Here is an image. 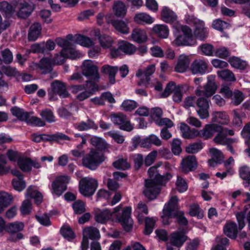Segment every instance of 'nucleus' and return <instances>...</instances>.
I'll list each match as a JSON object with an SVG mask.
<instances>
[{"mask_svg":"<svg viewBox=\"0 0 250 250\" xmlns=\"http://www.w3.org/2000/svg\"><path fill=\"white\" fill-rule=\"evenodd\" d=\"M159 172V170H158L156 167H152L148 170L150 178H152L154 176V179L145 181L146 189L144 191V193L150 200L156 198L161 190L160 186L167 182L171 177V175L169 173L161 175Z\"/></svg>","mask_w":250,"mask_h":250,"instance_id":"f257e3e1","label":"nucleus"},{"mask_svg":"<svg viewBox=\"0 0 250 250\" xmlns=\"http://www.w3.org/2000/svg\"><path fill=\"white\" fill-rule=\"evenodd\" d=\"M104 160L103 153L92 149L82 159V164L84 167L92 170H95Z\"/></svg>","mask_w":250,"mask_h":250,"instance_id":"f03ea898","label":"nucleus"},{"mask_svg":"<svg viewBox=\"0 0 250 250\" xmlns=\"http://www.w3.org/2000/svg\"><path fill=\"white\" fill-rule=\"evenodd\" d=\"M98 186L97 181L91 178H82L79 182V190L83 196L89 197L92 195Z\"/></svg>","mask_w":250,"mask_h":250,"instance_id":"7ed1b4c3","label":"nucleus"},{"mask_svg":"<svg viewBox=\"0 0 250 250\" xmlns=\"http://www.w3.org/2000/svg\"><path fill=\"white\" fill-rule=\"evenodd\" d=\"M183 34L178 36L173 43L176 46H190L196 43L190 28L186 26L183 29Z\"/></svg>","mask_w":250,"mask_h":250,"instance_id":"20e7f679","label":"nucleus"},{"mask_svg":"<svg viewBox=\"0 0 250 250\" xmlns=\"http://www.w3.org/2000/svg\"><path fill=\"white\" fill-rule=\"evenodd\" d=\"M110 118L114 124L118 125L119 128L121 130L131 131L133 128V126L127 119L126 116L122 113L112 114L110 115Z\"/></svg>","mask_w":250,"mask_h":250,"instance_id":"39448f33","label":"nucleus"},{"mask_svg":"<svg viewBox=\"0 0 250 250\" xmlns=\"http://www.w3.org/2000/svg\"><path fill=\"white\" fill-rule=\"evenodd\" d=\"M155 67L153 64L148 65L145 70H139L136 73V76L140 77L138 82V85L147 87L150 84V76L155 72Z\"/></svg>","mask_w":250,"mask_h":250,"instance_id":"423d86ee","label":"nucleus"},{"mask_svg":"<svg viewBox=\"0 0 250 250\" xmlns=\"http://www.w3.org/2000/svg\"><path fill=\"white\" fill-rule=\"evenodd\" d=\"M113 15L109 13L105 15V19L107 24H111L114 28L123 34H127L129 32V28L125 21L119 20H113Z\"/></svg>","mask_w":250,"mask_h":250,"instance_id":"0eeeda50","label":"nucleus"},{"mask_svg":"<svg viewBox=\"0 0 250 250\" xmlns=\"http://www.w3.org/2000/svg\"><path fill=\"white\" fill-rule=\"evenodd\" d=\"M82 73L86 77H90L94 80L100 78L98 67L90 60L84 61L82 67Z\"/></svg>","mask_w":250,"mask_h":250,"instance_id":"6e6552de","label":"nucleus"},{"mask_svg":"<svg viewBox=\"0 0 250 250\" xmlns=\"http://www.w3.org/2000/svg\"><path fill=\"white\" fill-rule=\"evenodd\" d=\"M14 5V11H17L18 17L21 19L28 17L33 10L32 6L24 1L16 2Z\"/></svg>","mask_w":250,"mask_h":250,"instance_id":"1a4fd4ad","label":"nucleus"},{"mask_svg":"<svg viewBox=\"0 0 250 250\" xmlns=\"http://www.w3.org/2000/svg\"><path fill=\"white\" fill-rule=\"evenodd\" d=\"M204 90L197 89L195 92L198 96H205L208 98L212 96L216 92L217 86L214 80L208 78L207 83L203 86Z\"/></svg>","mask_w":250,"mask_h":250,"instance_id":"9d476101","label":"nucleus"},{"mask_svg":"<svg viewBox=\"0 0 250 250\" xmlns=\"http://www.w3.org/2000/svg\"><path fill=\"white\" fill-rule=\"evenodd\" d=\"M69 179L67 176H61L57 178L52 184L53 192L58 196L62 195L66 189V184L68 183Z\"/></svg>","mask_w":250,"mask_h":250,"instance_id":"9b49d317","label":"nucleus"},{"mask_svg":"<svg viewBox=\"0 0 250 250\" xmlns=\"http://www.w3.org/2000/svg\"><path fill=\"white\" fill-rule=\"evenodd\" d=\"M198 107L197 112L201 119H206L209 117V101L207 97H200L196 100Z\"/></svg>","mask_w":250,"mask_h":250,"instance_id":"f8f14e48","label":"nucleus"},{"mask_svg":"<svg viewBox=\"0 0 250 250\" xmlns=\"http://www.w3.org/2000/svg\"><path fill=\"white\" fill-rule=\"evenodd\" d=\"M131 208L129 207L125 208L120 216L118 217V220L120 222L124 229L127 231L130 230L132 228V220L130 218Z\"/></svg>","mask_w":250,"mask_h":250,"instance_id":"ddd939ff","label":"nucleus"},{"mask_svg":"<svg viewBox=\"0 0 250 250\" xmlns=\"http://www.w3.org/2000/svg\"><path fill=\"white\" fill-rule=\"evenodd\" d=\"M53 65L49 59L43 58L40 60L37 66L42 74H50V78H53L57 76L56 73L53 72Z\"/></svg>","mask_w":250,"mask_h":250,"instance_id":"4468645a","label":"nucleus"},{"mask_svg":"<svg viewBox=\"0 0 250 250\" xmlns=\"http://www.w3.org/2000/svg\"><path fill=\"white\" fill-rule=\"evenodd\" d=\"M193 24L195 27L194 35L200 40H205L208 35V32L205 27L204 23L203 21L194 19Z\"/></svg>","mask_w":250,"mask_h":250,"instance_id":"2eb2a0df","label":"nucleus"},{"mask_svg":"<svg viewBox=\"0 0 250 250\" xmlns=\"http://www.w3.org/2000/svg\"><path fill=\"white\" fill-rule=\"evenodd\" d=\"M197 166L196 157L193 155H189L183 159L181 162L182 171L185 173L194 170Z\"/></svg>","mask_w":250,"mask_h":250,"instance_id":"dca6fc26","label":"nucleus"},{"mask_svg":"<svg viewBox=\"0 0 250 250\" xmlns=\"http://www.w3.org/2000/svg\"><path fill=\"white\" fill-rule=\"evenodd\" d=\"M190 70L193 74L203 75L208 70V64L203 60H195L191 64Z\"/></svg>","mask_w":250,"mask_h":250,"instance_id":"f3484780","label":"nucleus"},{"mask_svg":"<svg viewBox=\"0 0 250 250\" xmlns=\"http://www.w3.org/2000/svg\"><path fill=\"white\" fill-rule=\"evenodd\" d=\"M177 200L176 196H173L171 197L169 201L168 202L167 205L165 206L163 210V215L161 216L162 219V223L164 225H168L169 222L168 219L170 218H173V203L172 202H175Z\"/></svg>","mask_w":250,"mask_h":250,"instance_id":"a211bd4d","label":"nucleus"},{"mask_svg":"<svg viewBox=\"0 0 250 250\" xmlns=\"http://www.w3.org/2000/svg\"><path fill=\"white\" fill-rule=\"evenodd\" d=\"M185 233V232L183 231L172 233L169 239L170 244L177 248L180 247L187 240L188 237Z\"/></svg>","mask_w":250,"mask_h":250,"instance_id":"6ab92c4d","label":"nucleus"},{"mask_svg":"<svg viewBox=\"0 0 250 250\" xmlns=\"http://www.w3.org/2000/svg\"><path fill=\"white\" fill-rule=\"evenodd\" d=\"M51 87L53 94H58L62 98H66L69 96L66 91L65 84L59 81H55L51 83Z\"/></svg>","mask_w":250,"mask_h":250,"instance_id":"aec40b11","label":"nucleus"},{"mask_svg":"<svg viewBox=\"0 0 250 250\" xmlns=\"http://www.w3.org/2000/svg\"><path fill=\"white\" fill-rule=\"evenodd\" d=\"M214 141L216 144L227 145L228 149L231 152H233V149L232 145L234 143L233 139L228 138L221 131L214 138Z\"/></svg>","mask_w":250,"mask_h":250,"instance_id":"412c9836","label":"nucleus"},{"mask_svg":"<svg viewBox=\"0 0 250 250\" xmlns=\"http://www.w3.org/2000/svg\"><path fill=\"white\" fill-rule=\"evenodd\" d=\"M118 70L119 68L117 66L108 64L104 65L101 68V72L108 76L109 82L112 84H114L116 82L115 75Z\"/></svg>","mask_w":250,"mask_h":250,"instance_id":"4be33fe9","label":"nucleus"},{"mask_svg":"<svg viewBox=\"0 0 250 250\" xmlns=\"http://www.w3.org/2000/svg\"><path fill=\"white\" fill-rule=\"evenodd\" d=\"M178 199L177 198L176 201L172 202L173 214L172 215L173 218H176V221L179 224L186 226L188 224V221L184 216V212L178 209Z\"/></svg>","mask_w":250,"mask_h":250,"instance_id":"5701e85b","label":"nucleus"},{"mask_svg":"<svg viewBox=\"0 0 250 250\" xmlns=\"http://www.w3.org/2000/svg\"><path fill=\"white\" fill-rule=\"evenodd\" d=\"M146 32L140 28H135L132 32L130 39L139 43H144L147 41Z\"/></svg>","mask_w":250,"mask_h":250,"instance_id":"b1692460","label":"nucleus"},{"mask_svg":"<svg viewBox=\"0 0 250 250\" xmlns=\"http://www.w3.org/2000/svg\"><path fill=\"white\" fill-rule=\"evenodd\" d=\"M152 145L156 146H160L162 145V141L157 136L151 134L142 140L141 146L144 148H147Z\"/></svg>","mask_w":250,"mask_h":250,"instance_id":"393cba45","label":"nucleus"},{"mask_svg":"<svg viewBox=\"0 0 250 250\" xmlns=\"http://www.w3.org/2000/svg\"><path fill=\"white\" fill-rule=\"evenodd\" d=\"M113 10L116 17L123 18L126 15L127 7L123 2L118 0L114 2Z\"/></svg>","mask_w":250,"mask_h":250,"instance_id":"a878e982","label":"nucleus"},{"mask_svg":"<svg viewBox=\"0 0 250 250\" xmlns=\"http://www.w3.org/2000/svg\"><path fill=\"white\" fill-rule=\"evenodd\" d=\"M212 118L211 121L212 122H216L221 125H228L229 122V116L225 112L216 111L212 113Z\"/></svg>","mask_w":250,"mask_h":250,"instance_id":"bb28decb","label":"nucleus"},{"mask_svg":"<svg viewBox=\"0 0 250 250\" xmlns=\"http://www.w3.org/2000/svg\"><path fill=\"white\" fill-rule=\"evenodd\" d=\"M42 26L40 23L36 22L33 23L30 27L28 32V40L34 42L40 36L42 31Z\"/></svg>","mask_w":250,"mask_h":250,"instance_id":"cd10ccee","label":"nucleus"},{"mask_svg":"<svg viewBox=\"0 0 250 250\" xmlns=\"http://www.w3.org/2000/svg\"><path fill=\"white\" fill-rule=\"evenodd\" d=\"M180 130L182 136L186 139H192L197 136L198 131L195 129H190L189 127L185 123H181Z\"/></svg>","mask_w":250,"mask_h":250,"instance_id":"c85d7f7f","label":"nucleus"},{"mask_svg":"<svg viewBox=\"0 0 250 250\" xmlns=\"http://www.w3.org/2000/svg\"><path fill=\"white\" fill-rule=\"evenodd\" d=\"M189 64V60L187 56L181 55L178 61L175 70L178 72H184L188 68Z\"/></svg>","mask_w":250,"mask_h":250,"instance_id":"c756f323","label":"nucleus"},{"mask_svg":"<svg viewBox=\"0 0 250 250\" xmlns=\"http://www.w3.org/2000/svg\"><path fill=\"white\" fill-rule=\"evenodd\" d=\"M41 136L42 141H56L59 142L61 140H71L70 138L68 136L62 133H58L52 135L43 134H41Z\"/></svg>","mask_w":250,"mask_h":250,"instance_id":"7c9ffc66","label":"nucleus"},{"mask_svg":"<svg viewBox=\"0 0 250 250\" xmlns=\"http://www.w3.org/2000/svg\"><path fill=\"white\" fill-rule=\"evenodd\" d=\"M83 235L92 240H97L100 238L99 230L93 227L85 228L83 230Z\"/></svg>","mask_w":250,"mask_h":250,"instance_id":"2f4dec72","label":"nucleus"},{"mask_svg":"<svg viewBox=\"0 0 250 250\" xmlns=\"http://www.w3.org/2000/svg\"><path fill=\"white\" fill-rule=\"evenodd\" d=\"M163 20L167 22H172L176 20L177 16L175 13L167 7H164L161 12Z\"/></svg>","mask_w":250,"mask_h":250,"instance_id":"473e14b6","label":"nucleus"},{"mask_svg":"<svg viewBox=\"0 0 250 250\" xmlns=\"http://www.w3.org/2000/svg\"><path fill=\"white\" fill-rule=\"evenodd\" d=\"M26 196L33 198L35 203L39 205L42 202V194L34 189L32 186H30L27 189Z\"/></svg>","mask_w":250,"mask_h":250,"instance_id":"72a5a7b5","label":"nucleus"},{"mask_svg":"<svg viewBox=\"0 0 250 250\" xmlns=\"http://www.w3.org/2000/svg\"><path fill=\"white\" fill-rule=\"evenodd\" d=\"M12 200V196L8 193L0 192V213L11 204Z\"/></svg>","mask_w":250,"mask_h":250,"instance_id":"f704fd0d","label":"nucleus"},{"mask_svg":"<svg viewBox=\"0 0 250 250\" xmlns=\"http://www.w3.org/2000/svg\"><path fill=\"white\" fill-rule=\"evenodd\" d=\"M119 49L125 53L129 55L134 53L136 50V47L133 44L124 41L119 43Z\"/></svg>","mask_w":250,"mask_h":250,"instance_id":"c9c22d12","label":"nucleus"},{"mask_svg":"<svg viewBox=\"0 0 250 250\" xmlns=\"http://www.w3.org/2000/svg\"><path fill=\"white\" fill-rule=\"evenodd\" d=\"M112 216L111 212L108 209H106L96 213L95 218L97 222L104 223L110 219Z\"/></svg>","mask_w":250,"mask_h":250,"instance_id":"e433bc0d","label":"nucleus"},{"mask_svg":"<svg viewBox=\"0 0 250 250\" xmlns=\"http://www.w3.org/2000/svg\"><path fill=\"white\" fill-rule=\"evenodd\" d=\"M153 30L161 38L165 39L168 37L169 31L167 27L165 25H156L153 27Z\"/></svg>","mask_w":250,"mask_h":250,"instance_id":"4c0bfd02","label":"nucleus"},{"mask_svg":"<svg viewBox=\"0 0 250 250\" xmlns=\"http://www.w3.org/2000/svg\"><path fill=\"white\" fill-rule=\"evenodd\" d=\"M11 111L14 116L17 117L19 120L21 121L26 122L29 114L28 112H24L23 109L17 106L12 107L11 109Z\"/></svg>","mask_w":250,"mask_h":250,"instance_id":"58836bf2","label":"nucleus"},{"mask_svg":"<svg viewBox=\"0 0 250 250\" xmlns=\"http://www.w3.org/2000/svg\"><path fill=\"white\" fill-rule=\"evenodd\" d=\"M20 169L23 172L29 171L31 169V160L29 158H21L18 160Z\"/></svg>","mask_w":250,"mask_h":250,"instance_id":"ea45409f","label":"nucleus"},{"mask_svg":"<svg viewBox=\"0 0 250 250\" xmlns=\"http://www.w3.org/2000/svg\"><path fill=\"white\" fill-rule=\"evenodd\" d=\"M74 42L86 47H89L93 44L92 40L88 37L81 35H76Z\"/></svg>","mask_w":250,"mask_h":250,"instance_id":"a19ab883","label":"nucleus"},{"mask_svg":"<svg viewBox=\"0 0 250 250\" xmlns=\"http://www.w3.org/2000/svg\"><path fill=\"white\" fill-rule=\"evenodd\" d=\"M76 128L80 131H84L90 128L96 129L98 126L93 121L88 119L86 122H82L77 124Z\"/></svg>","mask_w":250,"mask_h":250,"instance_id":"79ce46f5","label":"nucleus"},{"mask_svg":"<svg viewBox=\"0 0 250 250\" xmlns=\"http://www.w3.org/2000/svg\"><path fill=\"white\" fill-rule=\"evenodd\" d=\"M218 76L222 80L227 81L233 82L234 81V75L232 71L229 69H224L217 71Z\"/></svg>","mask_w":250,"mask_h":250,"instance_id":"37998d69","label":"nucleus"},{"mask_svg":"<svg viewBox=\"0 0 250 250\" xmlns=\"http://www.w3.org/2000/svg\"><path fill=\"white\" fill-rule=\"evenodd\" d=\"M24 224L21 223H11L6 226V231L9 233H16L23 229Z\"/></svg>","mask_w":250,"mask_h":250,"instance_id":"c03bdc74","label":"nucleus"},{"mask_svg":"<svg viewBox=\"0 0 250 250\" xmlns=\"http://www.w3.org/2000/svg\"><path fill=\"white\" fill-rule=\"evenodd\" d=\"M239 174L240 177L246 181L244 183L246 187L249 186L250 183V169L247 166H244L239 169Z\"/></svg>","mask_w":250,"mask_h":250,"instance_id":"a18cd8bd","label":"nucleus"},{"mask_svg":"<svg viewBox=\"0 0 250 250\" xmlns=\"http://www.w3.org/2000/svg\"><path fill=\"white\" fill-rule=\"evenodd\" d=\"M90 143L98 149L103 150L106 147V142L101 138L96 136L92 137L90 139Z\"/></svg>","mask_w":250,"mask_h":250,"instance_id":"49530a36","label":"nucleus"},{"mask_svg":"<svg viewBox=\"0 0 250 250\" xmlns=\"http://www.w3.org/2000/svg\"><path fill=\"white\" fill-rule=\"evenodd\" d=\"M134 20L135 22L138 23L142 22L151 23L153 21L152 18L149 15L144 13L136 14L134 18Z\"/></svg>","mask_w":250,"mask_h":250,"instance_id":"de8ad7c7","label":"nucleus"},{"mask_svg":"<svg viewBox=\"0 0 250 250\" xmlns=\"http://www.w3.org/2000/svg\"><path fill=\"white\" fill-rule=\"evenodd\" d=\"M23 178H15L12 180L13 187L18 191H22L26 187V183L23 180Z\"/></svg>","mask_w":250,"mask_h":250,"instance_id":"09e8293b","label":"nucleus"},{"mask_svg":"<svg viewBox=\"0 0 250 250\" xmlns=\"http://www.w3.org/2000/svg\"><path fill=\"white\" fill-rule=\"evenodd\" d=\"M155 224V221L149 217L145 219V228L144 233L145 235H149L153 231Z\"/></svg>","mask_w":250,"mask_h":250,"instance_id":"8fccbe9b","label":"nucleus"},{"mask_svg":"<svg viewBox=\"0 0 250 250\" xmlns=\"http://www.w3.org/2000/svg\"><path fill=\"white\" fill-rule=\"evenodd\" d=\"M224 233L229 237L234 239V223L228 222L224 228Z\"/></svg>","mask_w":250,"mask_h":250,"instance_id":"3c124183","label":"nucleus"},{"mask_svg":"<svg viewBox=\"0 0 250 250\" xmlns=\"http://www.w3.org/2000/svg\"><path fill=\"white\" fill-rule=\"evenodd\" d=\"M62 53H65L66 58H70L74 59L81 56V54L72 47V44L67 49H62Z\"/></svg>","mask_w":250,"mask_h":250,"instance_id":"603ef678","label":"nucleus"},{"mask_svg":"<svg viewBox=\"0 0 250 250\" xmlns=\"http://www.w3.org/2000/svg\"><path fill=\"white\" fill-rule=\"evenodd\" d=\"M113 166L116 168L122 170H126L130 167L126 160L123 158L119 159L113 162Z\"/></svg>","mask_w":250,"mask_h":250,"instance_id":"864d4df0","label":"nucleus"},{"mask_svg":"<svg viewBox=\"0 0 250 250\" xmlns=\"http://www.w3.org/2000/svg\"><path fill=\"white\" fill-rule=\"evenodd\" d=\"M26 122L28 124L38 126H43L45 125V123L43 120L38 117L30 116V114H29Z\"/></svg>","mask_w":250,"mask_h":250,"instance_id":"5fc2aeb1","label":"nucleus"},{"mask_svg":"<svg viewBox=\"0 0 250 250\" xmlns=\"http://www.w3.org/2000/svg\"><path fill=\"white\" fill-rule=\"evenodd\" d=\"M60 231L62 235L68 240L73 239L75 237L74 232L69 226H63Z\"/></svg>","mask_w":250,"mask_h":250,"instance_id":"6e6d98bb","label":"nucleus"},{"mask_svg":"<svg viewBox=\"0 0 250 250\" xmlns=\"http://www.w3.org/2000/svg\"><path fill=\"white\" fill-rule=\"evenodd\" d=\"M40 115L42 119L48 123L55 122V116L52 110L49 109H45L42 111Z\"/></svg>","mask_w":250,"mask_h":250,"instance_id":"4d7b16f0","label":"nucleus"},{"mask_svg":"<svg viewBox=\"0 0 250 250\" xmlns=\"http://www.w3.org/2000/svg\"><path fill=\"white\" fill-rule=\"evenodd\" d=\"M1 68L2 72L7 77H14L19 74V72L15 67L3 65Z\"/></svg>","mask_w":250,"mask_h":250,"instance_id":"13d9d810","label":"nucleus"},{"mask_svg":"<svg viewBox=\"0 0 250 250\" xmlns=\"http://www.w3.org/2000/svg\"><path fill=\"white\" fill-rule=\"evenodd\" d=\"M231 83L223 84L220 89L219 93L222 94L226 98H230L233 95L232 89L230 87Z\"/></svg>","mask_w":250,"mask_h":250,"instance_id":"bf43d9fd","label":"nucleus"},{"mask_svg":"<svg viewBox=\"0 0 250 250\" xmlns=\"http://www.w3.org/2000/svg\"><path fill=\"white\" fill-rule=\"evenodd\" d=\"M189 214L192 216H197L199 218H202L204 216L203 212L197 204H193L190 206Z\"/></svg>","mask_w":250,"mask_h":250,"instance_id":"052dcab7","label":"nucleus"},{"mask_svg":"<svg viewBox=\"0 0 250 250\" xmlns=\"http://www.w3.org/2000/svg\"><path fill=\"white\" fill-rule=\"evenodd\" d=\"M99 41L101 46L104 48L110 47L113 43L111 37L104 34L100 37Z\"/></svg>","mask_w":250,"mask_h":250,"instance_id":"680f3d73","label":"nucleus"},{"mask_svg":"<svg viewBox=\"0 0 250 250\" xmlns=\"http://www.w3.org/2000/svg\"><path fill=\"white\" fill-rule=\"evenodd\" d=\"M73 208L75 213L82 214L85 211V204L83 201L77 200L73 204Z\"/></svg>","mask_w":250,"mask_h":250,"instance_id":"e2e57ef3","label":"nucleus"},{"mask_svg":"<svg viewBox=\"0 0 250 250\" xmlns=\"http://www.w3.org/2000/svg\"><path fill=\"white\" fill-rule=\"evenodd\" d=\"M32 209V203L30 200L26 199L24 200L20 207V210L23 215L28 214Z\"/></svg>","mask_w":250,"mask_h":250,"instance_id":"0e129e2a","label":"nucleus"},{"mask_svg":"<svg viewBox=\"0 0 250 250\" xmlns=\"http://www.w3.org/2000/svg\"><path fill=\"white\" fill-rule=\"evenodd\" d=\"M229 25V23L219 19L214 21L212 23L213 27L220 31H223L224 29L228 28Z\"/></svg>","mask_w":250,"mask_h":250,"instance_id":"69168bd1","label":"nucleus"},{"mask_svg":"<svg viewBox=\"0 0 250 250\" xmlns=\"http://www.w3.org/2000/svg\"><path fill=\"white\" fill-rule=\"evenodd\" d=\"M150 116L155 123L159 121L163 115V110L160 107H154L150 110Z\"/></svg>","mask_w":250,"mask_h":250,"instance_id":"338daca9","label":"nucleus"},{"mask_svg":"<svg viewBox=\"0 0 250 250\" xmlns=\"http://www.w3.org/2000/svg\"><path fill=\"white\" fill-rule=\"evenodd\" d=\"M202 148V143L201 142H198L190 144L186 147V150L188 153L193 154L197 152Z\"/></svg>","mask_w":250,"mask_h":250,"instance_id":"774afa93","label":"nucleus"}]
</instances>
